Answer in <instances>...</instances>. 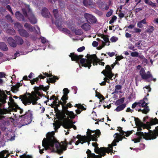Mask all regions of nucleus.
<instances>
[{"mask_svg": "<svg viewBox=\"0 0 158 158\" xmlns=\"http://www.w3.org/2000/svg\"><path fill=\"white\" fill-rule=\"evenodd\" d=\"M104 76L106 77H108L109 80H113L112 77L114 76V74L112 73H110V74H106Z\"/></svg>", "mask_w": 158, "mask_h": 158, "instance_id": "obj_46", "label": "nucleus"}, {"mask_svg": "<svg viewBox=\"0 0 158 158\" xmlns=\"http://www.w3.org/2000/svg\"><path fill=\"white\" fill-rule=\"evenodd\" d=\"M135 123L137 126H143L144 124L138 118L135 117Z\"/></svg>", "mask_w": 158, "mask_h": 158, "instance_id": "obj_37", "label": "nucleus"}, {"mask_svg": "<svg viewBox=\"0 0 158 158\" xmlns=\"http://www.w3.org/2000/svg\"><path fill=\"white\" fill-rule=\"evenodd\" d=\"M139 74L143 79L147 80L152 77L149 71H148L147 73H146L145 70L143 68H142L140 69L139 71Z\"/></svg>", "mask_w": 158, "mask_h": 158, "instance_id": "obj_9", "label": "nucleus"}, {"mask_svg": "<svg viewBox=\"0 0 158 158\" xmlns=\"http://www.w3.org/2000/svg\"><path fill=\"white\" fill-rule=\"evenodd\" d=\"M116 145H117V144H116V142L114 140L111 143V145H109L110 148H109L111 150V151H112V150L113 149V146H116Z\"/></svg>", "mask_w": 158, "mask_h": 158, "instance_id": "obj_55", "label": "nucleus"}, {"mask_svg": "<svg viewBox=\"0 0 158 158\" xmlns=\"http://www.w3.org/2000/svg\"><path fill=\"white\" fill-rule=\"evenodd\" d=\"M6 153V150L3 151L2 152H0V158H6L9 155V154H7L6 156H5V154Z\"/></svg>", "mask_w": 158, "mask_h": 158, "instance_id": "obj_41", "label": "nucleus"}, {"mask_svg": "<svg viewBox=\"0 0 158 158\" xmlns=\"http://www.w3.org/2000/svg\"><path fill=\"white\" fill-rule=\"evenodd\" d=\"M48 10L46 8H44L42 9L41 11V15L43 17L46 18L49 17Z\"/></svg>", "mask_w": 158, "mask_h": 158, "instance_id": "obj_27", "label": "nucleus"}, {"mask_svg": "<svg viewBox=\"0 0 158 158\" xmlns=\"http://www.w3.org/2000/svg\"><path fill=\"white\" fill-rule=\"evenodd\" d=\"M124 100L125 98L124 97H123L121 99H118L116 101L115 103V105L118 106L120 105L121 104H123L124 102Z\"/></svg>", "mask_w": 158, "mask_h": 158, "instance_id": "obj_38", "label": "nucleus"}, {"mask_svg": "<svg viewBox=\"0 0 158 158\" xmlns=\"http://www.w3.org/2000/svg\"><path fill=\"white\" fill-rule=\"evenodd\" d=\"M136 104L140 107H144L145 106V102L143 100H140L139 102H136Z\"/></svg>", "mask_w": 158, "mask_h": 158, "instance_id": "obj_47", "label": "nucleus"}, {"mask_svg": "<svg viewBox=\"0 0 158 158\" xmlns=\"http://www.w3.org/2000/svg\"><path fill=\"white\" fill-rule=\"evenodd\" d=\"M5 17L6 19L8 21L11 23H12L13 22V20L10 15H8L6 16Z\"/></svg>", "mask_w": 158, "mask_h": 158, "instance_id": "obj_51", "label": "nucleus"}, {"mask_svg": "<svg viewBox=\"0 0 158 158\" xmlns=\"http://www.w3.org/2000/svg\"><path fill=\"white\" fill-rule=\"evenodd\" d=\"M59 5L61 8H63L65 5L64 2L63 1L60 0L59 1Z\"/></svg>", "mask_w": 158, "mask_h": 158, "instance_id": "obj_54", "label": "nucleus"}, {"mask_svg": "<svg viewBox=\"0 0 158 158\" xmlns=\"http://www.w3.org/2000/svg\"><path fill=\"white\" fill-rule=\"evenodd\" d=\"M6 101L4 103H2L1 102L0 103V104L1 105L0 106V120L3 118H4L5 117L3 116V115L9 113L10 112V111H9L6 109L2 108L1 107L3 105H4L5 103H6Z\"/></svg>", "mask_w": 158, "mask_h": 158, "instance_id": "obj_13", "label": "nucleus"}, {"mask_svg": "<svg viewBox=\"0 0 158 158\" xmlns=\"http://www.w3.org/2000/svg\"><path fill=\"white\" fill-rule=\"evenodd\" d=\"M81 27L84 30L87 31L89 30L91 26L89 23H85L82 25Z\"/></svg>", "mask_w": 158, "mask_h": 158, "instance_id": "obj_28", "label": "nucleus"}, {"mask_svg": "<svg viewBox=\"0 0 158 158\" xmlns=\"http://www.w3.org/2000/svg\"><path fill=\"white\" fill-rule=\"evenodd\" d=\"M49 87V85L45 87L43 85H40L39 86H36V90H38V92L41 93V92L42 91V90L45 92L48 89Z\"/></svg>", "mask_w": 158, "mask_h": 158, "instance_id": "obj_21", "label": "nucleus"}, {"mask_svg": "<svg viewBox=\"0 0 158 158\" xmlns=\"http://www.w3.org/2000/svg\"><path fill=\"white\" fill-rule=\"evenodd\" d=\"M27 18L31 23L35 24L37 23V19L34 15L32 13L30 8H28V15Z\"/></svg>", "mask_w": 158, "mask_h": 158, "instance_id": "obj_11", "label": "nucleus"}, {"mask_svg": "<svg viewBox=\"0 0 158 158\" xmlns=\"http://www.w3.org/2000/svg\"><path fill=\"white\" fill-rule=\"evenodd\" d=\"M68 99V95H65L64 94L62 96V97L61 98V100L62 101H64L67 100Z\"/></svg>", "mask_w": 158, "mask_h": 158, "instance_id": "obj_60", "label": "nucleus"}, {"mask_svg": "<svg viewBox=\"0 0 158 158\" xmlns=\"http://www.w3.org/2000/svg\"><path fill=\"white\" fill-rule=\"evenodd\" d=\"M97 145L96 147H95L94 149V152L96 153H99L100 152H106L107 153H109L111 152V150L110 149L108 148L105 147H101L100 148Z\"/></svg>", "mask_w": 158, "mask_h": 158, "instance_id": "obj_12", "label": "nucleus"}, {"mask_svg": "<svg viewBox=\"0 0 158 158\" xmlns=\"http://www.w3.org/2000/svg\"><path fill=\"white\" fill-rule=\"evenodd\" d=\"M113 12V10H110L106 14V16L107 17H109L112 15Z\"/></svg>", "mask_w": 158, "mask_h": 158, "instance_id": "obj_63", "label": "nucleus"}, {"mask_svg": "<svg viewBox=\"0 0 158 158\" xmlns=\"http://www.w3.org/2000/svg\"><path fill=\"white\" fill-rule=\"evenodd\" d=\"M6 32L9 34L14 35L15 34V31L13 28L8 29L6 30Z\"/></svg>", "mask_w": 158, "mask_h": 158, "instance_id": "obj_42", "label": "nucleus"}, {"mask_svg": "<svg viewBox=\"0 0 158 158\" xmlns=\"http://www.w3.org/2000/svg\"><path fill=\"white\" fill-rule=\"evenodd\" d=\"M53 13L55 18L56 19H58L59 15L58 14V10L57 9L53 10Z\"/></svg>", "mask_w": 158, "mask_h": 158, "instance_id": "obj_43", "label": "nucleus"}, {"mask_svg": "<svg viewBox=\"0 0 158 158\" xmlns=\"http://www.w3.org/2000/svg\"><path fill=\"white\" fill-rule=\"evenodd\" d=\"M32 114L29 112H26L23 115L19 116L21 119L19 122L18 125L20 127L30 123L32 120Z\"/></svg>", "mask_w": 158, "mask_h": 158, "instance_id": "obj_5", "label": "nucleus"}, {"mask_svg": "<svg viewBox=\"0 0 158 158\" xmlns=\"http://www.w3.org/2000/svg\"><path fill=\"white\" fill-rule=\"evenodd\" d=\"M133 30L134 31H133V32L134 33H140V32L141 31V29L136 27L134 28Z\"/></svg>", "mask_w": 158, "mask_h": 158, "instance_id": "obj_56", "label": "nucleus"}, {"mask_svg": "<svg viewBox=\"0 0 158 158\" xmlns=\"http://www.w3.org/2000/svg\"><path fill=\"white\" fill-rule=\"evenodd\" d=\"M136 135L139 137L134 139L135 143H137L140 142V139L142 138V137H143V138L146 139H149V138H147V137L145 136V134H144L142 132L139 131L137 132L136 133Z\"/></svg>", "mask_w": 158, "mask_h": 158, "instance_id": "obj_14", "label": "nucleus"}, {"mask_svg": "<svg viewBox=\"0 0 158 158\" xmlns=\"http://www.w3.org/2000/svg\"><path fill=\"white\" fill-rule=\"evenodd\" d=\"M67 115L71 118H74L75 117V115L73 111H67Z\"/></svg>", "mask_w": 158, "mask_h": 158, "instance_id": "obj_40", "label": "nucleus"}, {"mask_svg": "<svg viewBox=\"0 0 158 158\" xmlns=\"http://www.w3.org/2000/svg\"><path fill=\"white\" fill-rule=\"evenodd\" d=\"M9 101H10L11 103L9 102L8 105L10 106V110L11 111L13 109L14 110L16 108V107L17 106V105L14 102V100L11 97H10L9 98Z\"/></svg>", "mask_w": 158, "mask_h": 158, "instance_id": "obj_20", "label": "nucleus"}, {"mask_svg": "<svg viewBox=\"0 0 158 158\" xmlns=\"http://www.w3.org/2000/svg\"><path fill=\"white\" fill-rule=\"evenodd\" d=\"M148 103H146L145 104V106H144V109L142 110V113L145 114H147L150 111L149 107L148 106Z\"/></svg>", "mask_w": 158, "mask_h": 158, "instance_id": "obj_36", "label": "nucleus"}, {"mask_svg": "<svg viewBox=\"0 0 158 158\" xmlns=\"http://www.w3.org/2000/svg\"><path fill=\"white\" fill-rule=\"evenodd\" d=\"M55 133L52 131L49 132L47 135V141L44 138L42 142V145L45 150H49L52 152H56L60 155L63 153V151L67 149L68 144L64 141H61L60 143L57 140L54 136Z\"/></svg>", "mask_w": 158, "mask_h": 158, "instance_id": "obj_1", "label": "nucleus"}, {"mask_svg": "<svg viewBox=\"0 0 158 158\" xmlns=\"http://www.w3.org/2000/svg\"><path fill=\"white\" fill-rule=\"evenodd\" d=\"M66 114L67 115V112L61 111L57 118L61 122V125L64 128L66 129L71 128L72 126L69 123V117H66Z\"/></svg>", "mask_w": 158, "mask_h": 158, "instance_id": "obj_4", "label": "nucleus"}, {"mask_svg": "<svg viewBox=\"0 0 158 158\" xmlns=\"http://www.w3.org/2000/svg\"><path fill=\"white\" fill-rule=\"evenodd\" d=\"M84 17L86 19L87 21L90 23L92 24L95 23L97 21V19L93 16L87 13H85L84 14Z\"/></svg>", "mask_w": 158, "mask_h": 158, "instance_id": "obj_10", "label": "nucleus"}, {"mask_svg": "<svg viewBox=\"0 0 158 158\" xmlns=\"http://www.w3.org/2000/svg\"><path fill=\"white\" fill-rule=\"evenodd\" d=\"M7 41L11 47L15 48L17 45L15 41L11 37H9Z\"/></svg>", "mask_w": 158, "mask_h": 158, "instance_id": "obj_23", "label": "nucleus"}, {"mask_svg": "<svg viewBox=\"0 0 158 158\" xmlns=\"http://www.w3.org/2000/svg\"><path fill=\"white\" fill-rule=\"evenodd\" d=\"M74 33L76 35H81L83 34L82 30L81 29L75 30Z\"/></svg>", "mask_w": 158, "mask_h": 158, "instance_id": "obj_49", "label": "nucleus"}, {"mask_svg": "<svg viewBox=\"0 0 158 158\" xmlns=\"http://www.w3.org/2000/svg\"><path fill=\"white\" fill-rule=\"evenodd\" d=\"M108 37V35H105V36L102 38L103 39V40H104L106 43L107 42L109 43H110V41L109 40Z\"/></svg>", "mask_w": 158, "mask_h": 158, "instance_id": "obj_59", "label": "nucleus"}, {"mask_svg": "<svg viewBox=\"0 0 158 158\" xmlns=\"http://www.w3.org/2000/svg\"><path fill=\"white\" fill-rule=\"evenodd\" d=\"M46 77L42 75L41 74L39 75L38 77L36 78H34L31 80L30 81V82L31 85H33L35 84V82H36L37 84L38 81H39V79L40 78V81H41V79H44Z\"/></svg>", "mask_w": 158, "mask_h": 158, "instance_id": "obj_17", "label": "nucleus"}, {"mask_svg": "<svg viewBox=\"0 0 158 158\" xmlns=\"http://www.w3.org/2000/svg\"><path fill=\"white\" fill-rule=\"evenodd\" d=\"M62 106V108L63 109V110H62V111H65L66 112H67V111H68V106H67V105H66V106H65V105L64 104Z\"/></svg>", "mask_w": 158, "mask_h": 158, "instance_id": "obj_58", "label": "nucleus"}, {"mask_svg": "<svg viewBox=\"0 0 158 158\" xmlns=\"http://www.w3.org/2000/svg\"><path fill=\"white\" fill-rule=\"evenodd\" d=\"M36 87V86L34 87V91L32 92L31 93L26 92L25 94L19 97V99L25 106L30 105L31 103L33 105H36L37 103V101L40 99L38 96L42 97L45 95L42 93L38 92Z\"/></svg>", "mask_w": 158, "mask_h": 158, "instance_id": "obj_3", "label": "nucleus"}, {"mask_svg": "<svg viewBox=\"0 0 158 158\" xmlns=\"http://www.w3.org/2000/svg\"><path fill=\"white\" fill-rule=\"evenodd\" d=\"M147 24V22L146 21V19H144L137 23V27L139 28H141L143 27V24Z\"/></svg>", "mask_w": 158, "mask_h": 158, "instance_id": "obj_30", "label": "nucleus"}, {"mask_svg": "<svg viewBox=\"0 0 158 158\" xmlns=\"http://www.w3.org/2000/svg\"><path fill=\"white\" fill-rule=\"evenodd\" d=\"M18 31L20 35L22 36L27 38L29 36V33L25 29H19L18 30Z\"/></svg>", "mask_w": 158, "mask_h": 158, "instance_id": "obj_19", "label": "nucleus"}, {"mask_svg": "<svg viewBox=\"0 0 158 158\" xmlns=\"http://www.w3.org/2000/svg\"><path fill=\"white\" fill-rule=\"evenodd\" d=\"M144 2L147 4L149 5L152 7H154L156 6V4L150 0H144Z\"/></svg>", "mask_w": 158, "mask_h": 158, "instance_id": "obj_39", "label": "nucleus"}, {"mask_svg": "<svg viewBox=\"0 0 158 158\" xmlns=\"http://www.w3.org/2000/svg\"><path fill=\"white\" fill-rule=\"evenodd\" d=\"M85 136H82V137L80 139L78 140L82 144H83L85 142Z\"/></svg>", "mask_w": 158, "mask_h": 158, "instance_id": "obj_57", "label": "nucleus"}, {"mask_svg": "<svg viewBox=\"0 0 158 158\" xmlns=\"http://www.w3.org/2000/svg\"><path fill=\"white\" fill-rule=\"evenodd\" d=\"M126 106V104L125 103L122 104L120 105H119L115 109V110L119 112L123 110Z\"/></svg>", "mask_w": 158, "mask_h": 158, "instance_id": "obj_31", "label": "nucleus"}, {"mask_svg": "<svg viewBox=\"0 0 158 158\" xmlns=\"http://www.w3.org/2000/svg\"><path fill=\"white\" fill-rule=\"evenodd\" d=\"M62 31L64 33L66 34H70L71 33L70 31L66 28H62Z\"/></svg>", "mask_w": 158, "mask_h": 158, "instance_id": "obj_52", "label": "nucleus"}, {"mask_svg": "<svg viewBox=\"0 0 158 158\" xmlns=\"http://www.w3.org/2000/svg\"><path fill=\"white\" fill-rule=\"evenodd\" d=\"M17 110H19V112L20 114H22L23 111V110L19 107L18 105L16 107V108L15 110L13 109L12 110H11V111L16 112L17 111Z\"/></svg>", "mask_w": 158, "mask_h": 158, "instance_id": "obj_45", "label": "nucleus"}, {"mask_svg": "<svg viewBox=\"0 0 158 158\" xmlns=\"http://www.w3.org/2000/svg\"><path fill=\"white\" fill-rule=\"evenodd\" d=\"M86 153L87 155V158H101L102 157L106 155L107 152H100L99 153H98L99 155H96L94 153H92L91 151L88 149Z\"/></svg>", "mask_w": 158, "mask_h": 158, "instance_id": "obj_6", "label": "nucleus"}, {"mask_svg": "<svg viewBox=\"0 0 158 158\" xmlns=\"http://www.w3.org/2000/svg\"><path fill=\"white\" fill-rule=\"evenodd\" d=\"M22 85V83H17L16 85L11 87V90L13 93H16L19 91V87Z\"/></svg>", "mask_w": 158, "mask_h": 158, "instance_id": "obj_24", "label": "nucleus"}, {"mask_svg": "<svg viewBox=\"0 0 158 158\" xmlns=\"http://www.w3.org/2000/svg\"><path fill=\"white\" fill-rule=\"evenodd\" d=\"M118 40V39L117 38L114 36L111 37L110 39V41L112 42H116Z\"/></svg>", "mask_w": 158, "mask_h": 158, "instance_id": "obj_64", "label": "nucleus"}, {"mask_svg": "<svg viewBox=\"0 0 158 158\" xmlns=\"http://www.w3.org/2000/svg\"><path fill=\"white\" fill-rule=\"evenodd\" d=\"M7 9L9 10V11L13 15L14 13L11 8L10 6L9 5H7L6 6Z\"/></svg>", "mask_w": 158, "mask_h": 158, "instance_id": "obj_61", "label": "nucleus"}, {"mask_svg": "<svg viewBox=\"0 0 158 158\" xmlns=\"http://www.w3.org/2000/svg\"><path fill=\"white\" fill-rule=\"evenodd\" d=\"M6 122L5 121H3L2 123H0V129L2 131H5L6 129Z\"/></svg>", "mask_w": 158, "mask_h": 158, "instance_id": "obj_33", "label": "nucleus"}, {"mask_svg": "<svg viewBox=\"0 0 158 158\" xmlns=\"http://www.w3.org/2000/svg\"><path fill=\"white\" fill-rule=\"evenodd\" d=\"M96 96L97 97L100 99V102L103 100L105 99L104 97L99 92L96 93Z\"/></svg>", "mask_w": 158, "mask_h": 158, "instance_id": "obj_44", "label": "nucleus"}, {"mask_svg": "<svg viewBox=\"0 0 158 158\" xmlns=\"http://www.w3.org/2000/svg\"><path fill=\"white\" fill-rule=\"evenodd\" d=\"M114 137L115 138L114 140L116 143H118L119 141H122L123 139H125V137L122 135L118 133H116L114 135Z\"/></svg>", "mask_w": 158, "mask_h": 158, "instance_id": "obj_18", "label": "nucleus"}, {"mask_svg": "<svg viewBox=\"0 0 158 158\" xmlns=\"http://www.w3.org/2000/svg\"><path fill=\"white\" fill-rule=\"evenodd\" d=\"M154 30V27L152 26H150L148 27L146 30V32L149 33H151L153 32Z\"/></svg>", "mask_w": 158, "mask_h": 158, "instance_id": "obj_48", "label": "nucleus"}, {"mask_svg": "<svg viewBox=\"0 0 158 158\" xmlns=\"http://www.w3.org/2000/svg\"><path fill=\"white\" fill-rule=\"evenodd\" d=\"M20 158H33L32 156L29 155H23L20 156Z\"/></svg>", "mask_w": 158, "mask_h": 158, "instance_id": "obj_62", "label": "nucleus"}, {"mask_svg": "<svg viewBox=\"0 0 158 158\" xmlns=\"http://www.w3.org/2000/svg\"><path fill=\"white\" fill-rule=\"evenodd\" d=\"M28 8H30L29 7H28L27 8V10L28 11ZM23 13L24 15V16L25 17H27L28 15V14L27 13V10L26 9L23 8L22 9Z\"/></svg>", "mask_w": 158, "mask_h": 158, "instance_id": "obj_50", "label": "nucleus"}, {"mask_svg": "<svg viewBox=\"0 0 158 158\" xmlns=\"http://www.w3.org/2000/svg\"><path fill=\"white\" fill-rule=\"evenodd\" d=\"M101 73L103 74L104 76H105V75L106 74L112 73H113L111 67L109 65H108L106 66L105 69L103 70L102 72Z\"/></svg>", "mask_w": 158, "mask_h": 158, "instance_id": "obj_16", "label": "nucleus"}, {"mask_svg": "<svg viewBox=\"0 0 158 158\" xmlns=\"http://www.w3.org/2000/svg\"><path fill=\"white\" fill-rule=\"evenodd\" d=\"M139 55V53L137 52H132L131 53V56L133 57H138Z\"/></svg>", "mask_w": 158, "mask_h": 158, "instance_id": "obj_53", "label": "nucleus"}, {"mask_svg": "<svg viewBox=\"0 0 158 158\" xmlns=\"http://www.w3.org/2000/svg\"><path fill=\"white\" fill-rule=\"evenodd\" d=\"M15 41L18 45H21L23 44V40L21 37L19 36H15Z\"/></svg>", "mask_w": 158, "mask_h": 158, "instance_id": "obj_26", "label": "nucleus"}, {"mask_svg": "<svg viewBox=\"0 0 158 158\" xmlns=\"http://www.w3.org/2000/svg\"><path fill=\"white\" fill-rule=\"evenodd\" d=\"M95 131L91 130L89 129H88L87 135L89 141L91 140L94 141L95 140V139H96L97 138L96 137H94V136L91 134L92 133H94V132H95Z\"/></svg>", "mask_w": 158, "mask_h": 158, "instance_id": "obj_15", "label": "nucleus"}, {"mask_svg": "<svg viewBox=\"0 0 158 158\" xmlns=\"http://www.w3.org/2000/svg\"><path fill=\"white\" fill-rule=\"evenodd\" d=\"M122 86L120 85H117L115 86L114 91L113 94H118V92L121 93L119 90L122 88Z\"/></svg>", "mask_w": 158, "mask_h": 158, "instance_id": "obj_34", "label": "nucleus"}, {"mask_svg": "<svg viewBox=\"0 0 158 158\" xmlns=\"http://www.w3.org/2000/svg\"><path fill=\"white\" fill-rule=\"evenodd\" d=\"M59 79V78L57 76H54L52 77L49 78V80L47 78L46 82L48 83H55L56 80H58Z\"/></svg>", "mask_w": 158, "mask_h": 158, "instance_id": "obj_25", "label": "nucleus"}, {"mask_svg": "<svg viewBox=\"0 0 158 158\" xmlns=\"http://www.w3.org/2000/svg\"><path fill=\"white\" fill-rule=\"evenodd\" d=\"M24 26L25 28L27 29H28V30L31 32L33 31L35 29V27H33L30 24L27 23L25 24Z\"/></svg>", "mask_w": 158, "mask_h": 158, "instance_id": "obj_29", "label": "nucleus"}, {"mask_svg": "<svg viewBox=\"0 0 158 158\" xmlns=\"http://www.w3.org/2000/svg\"><path fill=\"white\" fill-rule=\"evenodd\" d=\"M94 131H95V132H94L95 133L93 135L94 136V137H96L97 138L96 139H95V140L94 141H97L98 140V136L99 137L101 135V132L100 130L99 129H97L96 130H94Z\"/></svg>", "mask_w": 158, "mask_h": 158, "instance_id": "obj_35", "label": "nucleus"}, {"mask_svg": "<svg viewBox=\"0 0 158 158\" xmlns=\"http://www.w3.org/2000/svg\"><path fill=\"white\" fill-rule=\"evenodd\" d=\"M0 49L3 51H7L8 50V48L4 42L0 43Z\"/></svg>", "mask_w": 158, "mask_h": 158, "instance_id": "obj_32", "label": "nucleus"}, {"mask_svg": "<svg viewBox=\"0 0 158 158\" xmlns=\"http://www.w3.org/2000/svg\"><path fill=\"white\" fill-rule=\"evenodd\" d=\"M158 124V119L155 117L154 118H152L150 120V122H147L146 124H144L143 128V129L146 128L149 129L151 128V126ZM148 133H149V132Z\"/></svg>", "mask_w": 158, "mask_h": 158, "instance_id": "obj_7", "label": "nucleus"}, {"mask_svg": "<svg viewBox=\"0 0 158 158\" xmlns=\"http://www.w3.org/2000/svg\"><path fill=\"white\" fill-rule=\"evenodd\" d=\"M69 56L71 58L72 61H75L76 63L78 64L80 63L82 64V66L85 67H88V69H89L91 66V64L93 61H98V63L101 65L104 66L105 64L104 62L101 61L103 60V59L100 60L98 58L96 54H87L86 56L87 59L83 58V55H77L74 52L70 53Z\"/></svg>", "mask_w": 158, "mask_h": 158, "instance_id": "obj_2", "label": "nucleus"}, {"mask_svg": "<svg viewBox=\"0 0 158 158\" xmlns=\"http://www.w3.org/2000/svg\"><path fill=\"white\" fill-rule=\"evenodd\" d=\"M149 133L145 132V136L149 139H155L156 138V136H158V130H154L153 131L149 130Z\"/></svg>", "mask_w": 158, "mask_h": 158, "instance_id": "obj_8", "label": "nucleus"}, {"mask_svg": "<svg viewBox=\"0 0 158 158\" xmlns=\"http://www.w3.org/2000/svg\"><path fill=\"white\" fill-rule=\"evenodd\" d=\"M16 18L19 20L25 22L24 16L19 11H17L15 13Z\"/></svg>", "mask_w": 158, "mask_h": 158, "instance_id": "obj_22", "label": "nucleus"}]
</instances>
